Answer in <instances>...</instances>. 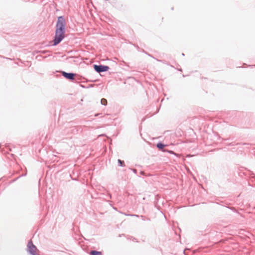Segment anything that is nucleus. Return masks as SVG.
Listing matches in <instances>:
<instances>
[{"mask_svg":"<svg viewBox=\"0 0 255 255\" xmlns=\"http://www.w3.org/2000/svg\"><path fill=\"white\" fill-rule=\"evenodd\" d=\"M101 104L106 106L107 104V101L105 99H102L101 100Z\"/></svg>","mask_w":255,"mask_h":255,"instance_id":"423d86ee","label":"nucleus"},{"mask_svg":"<svg viewBox=\"0 0 255 255\" xmlns=\"http://www.w3.org/2000/svg\"><path fill=\"white\" fill-rule=\"evenodd\" d=\"M118 162L119 163L120 165L121 166H125V163H124V161H122V160H121L120 159H119L118 160Z\"/></svg>","mask_w":255,"mask_h":255,"instance_id":"6e6552de","label":"nucleus"},{"mask_svg":"<svg viewBox=\"0 0 255 255\" xmlns=\"http://www.w3.org/2000/svg\"><path fill=\"white\" fill-rule=\"evenodd\" d=\"M62 75L66 78V79H69V80H73L74 79L75 74L73 73H68L66 72H62Z\"/></svg>","mask_w":255,"mask_h":255,"instance_id":"20e7f679","label":"nucleus"},{"mask_svg":"<svg viewBox=\"0 0 255 255\" xmlns=\"http://www.w3.org/2000/svg\"><path fill=\"white\" fill-rule=\"evenodd\" d=\"M157 147L159 149H162L165 147V145L162 143H159L157 144Z\"/></svg>","mask_w":255,"mask_h":255,"instance_id":"0eeeda50","label":"nucleus"},{"mask_svg":"<svg viewBox=\"0 0 255 255\" xmlns=\"http://www.w3.org/2000/svg\"><path fill=\"white\" fill-rule=\"evenodd\" d=\"M65 22L64 19L60 16L58 18L55 31V36L54 39V45L58 44L64 37Z\"/></svg>","mask_w":255,"mask_h":255,"instance_id":"f257e3e1","label":"nucleus"},{"mask_svg":"<svg viewBox=\"0 0 255 255\" xmlns=\"http://www.w3.org/2000/svg\"><path fill=\"white\" fill-rule=\"evenodd\" d=\"M90 254V255H103L102 252L96 251H92Z\"/></svg>","mask_w":255,"mask_h":255,"instance_id":"39448f33","label":"nucleus"},{"mask_svg":"<svg viewBox=\"0 0 255 255\" xmlns=\"http://www.w3.org/2000/svg\"><path fill=\"white\" fill-rule=\"evenodd\" d=\"M28 252L32 255H36L37 249L36 247L33 245L32 242L30 241L27 244Z\"/></svg>","mask_w":255,"mask_h":255,"instance_id":"f03ea898","label":"nucleus"},{"mask_svg":"<svg viewBox=\"0 0 255 255\" xmlns=\"http://www.w3.org/2000/svg\"><path fill=\"white\" fill-rule=\"evenodd\" d=\"M94 69L98 72L107 71L109 69V67L103 65H94Z\"/></svg>","mask_w":255,"mask_h":255,"instance_id":"7ed1b4c3","label":"nucleus"}]
</instances>
